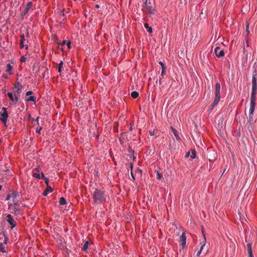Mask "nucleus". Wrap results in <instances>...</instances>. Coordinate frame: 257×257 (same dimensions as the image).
I'll return each mask as SVG.
<instances>
[{"label":"nucleus","instance_id":"f257e3e1","mask_svg":"<svg viewBox=\"0 0 257 257\" xmlns=\"http://www.w3.org/2000/svg\"><path fill=\"white\" fill-rule=\"evenodd\" d=\"M106 195L104 193L97 189H95L93 194L94 201L96 203H100L105 201Z\"/></svg>","mask_w":257,"mask_h":257},{"label":"nucleus","instance_id":"f03ea898","mask_svg":"<svg viewBox=\"0 0 257 257\" xmlns=\"http://www.w3.org/2000/svg\"><path fill=\"white\" fill-rule=\"evenodd\" d=\"M3 112H0V120L2 121L4 123H6L8 117V112L7 111V108L5 107L2 108Z\"/></svg>","mask_w":257,"mask_h":257},{"label":"nucleus","instance_id":"7ed1b4c3","mask_svg":"<svg viewBox=\"0 0 257 257\" xmlns=\"http://www.w3.org/2000/svg\"><path fill=\"white\" fill-rule=\"evenodd\" d=\"M256 89H252L251 94V99H250V107H254L255 106V101H256Z\"/></svg>","mask_w":257,"mask_h":257},{"label":"nucleus","instance_id":"20e7f679","mask_svg":"<svg viewBox=\"0 0 257 257\" xmlns=\"http://www.w3.org/2000/svg\"><path fill=\"white\" fill-rule=\"evenodd\" d=\"M252 89H257L256 71L255 69L252 74Z\"/></svg>","mask_w":257,"mask_h":257},{"label":"nucleus","instance_id":"39448f33","mask_svg":"<svg viewBox=\"0 0 257 257\" xmlns=\"http://www.w3.org/2000/svg\"><path fill=\"white\" fill-rule=\"evenodd\" d=\"M7 221L11 225V228L13 229L17 225V222L15 221L11 214L7 215Z\"/></svg>","mask_w":257,"mask_h":257},{"label":"nucleus","instance_id":"423d86ee","mask_svg":"<svg viewBox=\"0 0 257 257\" xmlns=\"http://www.w3.org/2000/svg\"><path fill=\"white\" fill-rule=\"evenodd\" d=\"M254 109H255L254 107H252V108H251V107H250V108H249L248 123L250 124H251L253 123V112H254Z\"/></svg>","mask_w":257,"mask_h":257},{"label":"nucleus","instance_id":"0eeeda50","mask_svg":"<svg viewBox=\"0 0 257 257\" xmlns=\"http://www.w3.org/2000/svg\"><path fill=\"white\" fill-rule=\"evenodd\" d=\"M220 96H215V99H214L213 102L210 105V107L209 108V111H211L213 109L214 107L218 104V102L220 101Z\"/></svg>","mask_w":257,"mask_h":257},{"label":"nucleus","instance_id":"6e6552de","mask_svg":"<svg viewBox=\"0 0 257 257\" xmlns=\"http://www.w3.org/2000/svg\"><path fill=\"white\" fill-rule=\"evenodd\" d=\"M32 3L31 2H28L25 8V10L22 12L21 15L25 16V15H26L28 13L29 10L32 8Z\"/></svg>","mask_w":257,"mask_h":257},{"label":"nucleus","instance_id":"1a4fd4ad","mask_svg":"<svg viewBox=\"0 0 257 257\" xmlns=\"http://www.w3.org/2000/svg\"><path fill=\"white\" fill-rule=\"evenodd\" d=\"M215 55L218 57H222L224 55V52L223 50H221L219 47H217L214 50Z\"/></svg>","mask_w":257,"mask_h":257},{"label":"nucleus","instance_id":"9d476101","mask_svg":"<svg viewBox=\"0 0 257 257\" xmlns=\"http://www.w3.org/2000/svg\"><path fill=\"white\" fill-rule=\"evenodd\" d=\"M180 241L181 243L182 248V249H184L186 246V234L185 232H183L181 236L180 237Z\"/></svg>","mask_w":257,"mask_h":257},{"label":"nucleus","instance_id":"9b49d317","mask_svg":"<svg viewBox=\"0 0 257 257\" xmlns=\"http://www.w3.org/2000/svg\"><path fill=\"white\" fill-rule=\"evenodd\" d=\"M220 84L217 82L215 86V94L216 96H220Z\"/></svg>","mask_w":257,"mask_h":257},{"label":"nucleus","instance_id":"f8f14e48","mask_svg":"<svg viewBox=\"0 0 257 257\" xmlns=\"http://www.w3.org/2000/svg\"><path fill=\"white\" fill-rule=\"evenodd\" d=\"M14 209L13 210L15 211V212L16 214H20V208L19 207L20 203L17 202L15 203H14Z\"/></svg>","mask_w":257,"mask_h":257},{"label":"nucleus","instance_id":"ddd939ff","mask_svg":"<svg viewBox=\"0 0 257 257\" xmlns=\"http://www.w3.org/2000/svg\"><path fill=\"white\" fill-rule=\"evenodd\" d=\"M53 190V189L51 187L48 185V186H47L46 189L43 193V195L44 196H46L48 195V192H52Z\"/></svg>","mask_w":257,"mask_h":257},{"label":"nucleus","instance_id":"4468645a","mask_svg":"<svg viewBox=\"0 0 257 257\" xmlns=\"http://www.w3.org/2000/svg\"><path fill=\"white\" fill-rule=\"evenodd\" d=\"M151 5V3L149 2L148 5H147V7H146V8L150 14H154L155 10L153 8V7Z\"/></svg>","mask_w":257,"mask_h":257},{"label":"nucleus","instance_id":"2eb2a0df","mask_svg":"<svg viewBox=\"0 0 257 257\" xmlns=\"http://www.w3.org/2000/svg\"><path fill=\"white\" fill-rule=\"evenodd\" d=\"M171 130H172L174 136H175L176 139L177 140L179 141L180 140V138L179 136L178 133L177 131L175 128H174L173 127H171Z\"/></svg>","mask_w":257,"mask_h":257},{"label":"nucleus","instance_id":"dca6fc26","mask_svg":"<svg viewBox=\"0 0 257 257\" xmlns=\"http://www.w3.org/2000/svg\"><path fill=\"white\" fill-rule=\"evenodd\" d=\"M144 26L149 34L152 33V32H153L152 28L151 27H150L149 26L148 24L145 23L144 24Z\"/></svg>","mask_w":257,"mask_h":257},{"label":"nucleus","instance_id":"f3484780","mask_svg":"<svg viewBox=\"0 0 257 257\" xmlns=\"http://www.w3.org/2000/svg\"><path fill=\"white\" fill-rule=\"evenodd\" d=\"M27 101H33L35 103L36 101V97L34 96H30L29 97H28L27 99H26Z\"/></svg>","mask_w":257,"mask_h":257},{"label":"nucleus","instance_id":"a211bd4d","mask_svg":"<svg viewBox=\"0 0 257 257\" xmlns=\"http://www.w3.org/2000/svg\"><path fill=\"white\" fill-rule=\"evenodd\" d=\"M7 72L9 73V74H12V66L10 64H8L7 65Z\"/></svg>","mask_w":257,"mask_h":257},{"label":"nucleus","instance_id":"6ab92c4d","mask_svg":"<svg viewBox=\"0 0 257 257\" xmlns=\"http://www.w3.org/2000/svg\"><path fill=\"white\" fill-rule=\"evenodd\" d=\"M0 252H6V250H5V246L3 243H0Z\"/></svg>","mask_w":257,"mask_h":257},{"label":"nucleus","instance_id":"aec40b11","mask_svg":"<svg viewBox=\"0 0 257 257\" xmlns=\"http://www.w3.org/2000/svg\"><path fill=\"white\" fill-rule=\"evenodd\" d=\"M247 248L248 253H252V249H251V243H248L247 244Z\"/></svg>","mask_w":257,"mask_h":257},{"label":"nucleus","instance_id":"412c9836","mask_svg":"<svg viewBox=\"0 0 257 257\" xmlns=\"http://www.w3.org/2000/svg\"><path fill=\"white\" fill-rule=\"evenodd\" d=\"M131 96L133 98H136L139 96V93L137 91H133L131 93Z\"/></svg>","mask_w":257,"mask_h":257},{"label":"nucleus","instance_id":"4be33fe9","mask_svg":"<svg viewBox=\"0 0 257 257\" xmlns=\"http://www.w3.org/2000/svg\"><path fill=\"white\" fill-rule=\"evenodd\" d=\"M59 203L61 205H64L66 204V200L63 197H62L60 198Z\"/></svg>","mask_w":257,"mask_h":257},{"label":"nucleus","instance_id":"5701e85b","mask_svg":"<svg viewBox=\"0 0 257 257\" xmlns=\"http://www.w3.org/2000/svg\"><path fill=\"white\" fill-rule=\"evenodd\" d=\"M63 65V62L62 61H61V62H60V63L58 65V71L59 73H61L62 71V68Z\"/></svg>","mask_w":257,"mask_h":257},{"label":"nucleus","instance_id":"b1692460","mask_svg":"<svg viewBox=\"0 0 257 257\" xmlns=\"http://www.w3.org/2000/svg\"><path fill=\"white\" fill-rule=\"evenodd\" d=\"M190 156L192 159H194L196 157V152L195 150H191V155Z\"/></svg>","mask_w":257,"mask_h":257},{"label":"nucleus","instance_id":"393cba45","mask_svg":"<svg viewBox=\"0 0 257 257\" xmlns=\"http://www.w3.org/2000/svg\"><path fill=\"white\" fill-rule=\"evenodd\" d=\"M88 244H89V242L88 241H85L84 244L83 245V248H82L83 250L86 251L88 247Z\"/></svg>","mask_w":257,"mask_h":257},{"label":"nucleus","instance_id":"a878e982","mask_svg":"<svg viewBox=\"0 0 257 257\" xmlns=\"http://www.w3.org/2000/svg\"><path fill=\"white\" fill-rule=\"evenodd\" d=\"M7 95H8V96H9V97L10 98V99H11V100L12 101H14V95H13L12 93L8 92L7 93Z\"/></svg>","mask_w":257,"mask_h":257},{"label":"nucleus","instance_id":"bb28decb","mask_svg":"<svg viewBox=\"0 0 257 257\" xmlns=\"http://www.w3.org/2000/svg\"><path fill=\"white\" fill-rule=\"evenodd\" d=\"M15 87L18 89V88H22L23 87V86H22V85L19 82H17L15 84Z\"/></svg>","mask_w":257,"mask_h":257},{"label":"nucleus","instance_id":"cd10ccee","mask_svg":"<svg viewBox=\"0 0 257 257\" xmlns=\"http://www.w3.org/2000/svg\"><path fill=\"white\" fill-rule=\"evenodd\" d=\"M3 235L5 237V239L3 243L6 244L8 243L9 238L5 232L3 233Z\"/></svg>","mask_w":257,"mask_h":257},{"label":"nucleus","instance_id":"c85d7f7f","mask_svg":"<svg viewBox=\"0 0 257 257\" xmlns=\"http://www.w3.org/2000/svg\"><path fill=\"white\" fill-rule=\"evenodd\" d=\"M21 88H18L15 92H14V95H19V94H20V93L21 92L22 90H21Z\"/></svg>","mask_w":257,"mask_h":257},{"label":"nucleus","instance_id":"c756f323","mask_svg":"<svg viewBox=\"0 0 257 257\" xmlns=\"http://www.w3.org/2000/svg\"><path fill=\"white\" fill-rule=\"evenodd\" d=\"M33 176L35 178L40 179L41 178V176L39 174L37 173H33Z\"/></svg>","mask_w":257,"mask_h":257},{"label":"nucleus","instance_id":"7c9ffc66","mask_svg":"<svg viewBox=\"0 0 257 257\" xmlns=\"http://www.w3.org/2000/svg\"><path fill=\"white\" fill-rule=\"evenodd\" d=\"M66 44H67V43H66V41H65V40H64V41H63L62 43H61V50L62 51H64V50H63V47L64 46H65V45H66Z\"/></svg>","mask_w":257,"mask_h":257},{"label":"nucleus","instance_id":"2f4dec72","mask_svg":"<svg viewBox=\"0 0 257 257\" xmlns=\"http://www.w3.org/2000/svg\"><path fill=\"white\" fill-rule=\"evenodd\" d=\"M205 245V244H203L201 247V248L197 252V255L198 256H199V255L200 254L201 252V251L203 249V246Z\"/></svg>","mask_w":257,"mask_h":257},{"label":"nucleus","instance_id":"473e14b6","mask_svg":"<svg viewBox=\"0 0 257 257\" xmlns=\"http://www.w3.org/2000/svg\"><path fill=\"white\" fill-rule=\"evenodd\" d=\"M166 68H163L162 69L161 75L162 76V77H163L164 75L166 74Z\"/></svg>","mask_w":257,"mask_h":257},{"label":"nucleus","instance_id":"72a5a7b5","mask_svg":"<svg viewBox=\"0 0 257 257\" xmlns=\"http://www.w3.org/2000/svg\"><path fill=\"white\" fill-rule=\"evenodd\" d=\"M19 100V98H18V97L17 96V95H15V97H14V101H13L14 104H16L18 101Z\"/></svg>","mask_w":257,"mask_h":257},{"label":"nucleus","instance_id":"f704fd0d","mask_svg":"<svg viewBox=\"0 0 257 257\" xmlns=\"http://www.w3.org/2000/svg\"><path fill=\"white\" fill-rule=\"evenodd\" d=\"M42 129V127H40V126H38L36 129V132L37 133H39L40 134V132H41V130Z\"/></svg>","mask_w":257,"mask_h":257},{"label":"nucleus","instance_id":"c9c22d12","mask_svg":"<svg viewBox=\"0 0 257 257\" xmlns=\"http://www.w3.org/2000/svg\"><path fill=\"white\" fill-rule=\"evenodd\" d=\"M25 41V36L24 35H21V41L20 42L24 43Z\"/></svg>","mask_w":257,"mask_h":257},{"label":"nucleus","instance_id":"e433bc0d","mask_svg":"<svg viewBox=\"0 0 257 257\" xmlns=\"http://www.w3.org/2000/svg\"><path fill=\"white\" fill-rule=\"evenodd\" d=\"M26 58L24 56H23L21 57L20 61L22 62H25L26 61Z\"/></svg>","mask_w":257,"mask_h":257},{"label":"nucleus","instance_id":"4c0bfd02","mask_svg":"<svg viewBox=\"0 0 257 257\" xmlns=\"http://www.w3.org/2000/svg\"><path fill=\"white\" fill-rule=\"evenodd\" d=\"M144 3L143 4V7H146L148 4L147 3V0H143Z\"/></svg>","mask_w":257,"mask_h":257},{"label":"nucleus","instance_id":"58836bf2","mask_svg":"<svg viewBox=\"0 0 257 257\" xmlns=\"http://www.w3.org/2000/svg\"><path fill=\"white\" fill-rule=\"evenodd\" d=\"M66 45L67 46L68 49L69 50L70 49V48H71V42L70 41H68Z\"/></svg>","mask_w":257,"mask_h":257},{"label":"nucleus","instance_id":"ea45409f","mask_svg":"<svg viewBox=\"0 0 257 257\" xmlns=\"http://www.w3.org/2000/svg\"><path fill=\"white\" fill-rule=\"evenodd\" d=\"M18 193H16V192H13L12 193V195L11 196H12V197L13 198H16L17 196H18Z\"/></svg>","mask_w":257,"mask_h":257},{"label":"nucleus","instance_id":"a19ab883","mask_svg":"<svg viewBox=\"0 0 257 257\" xmlns=\"http://www.w3.org/2000/svg\"><path fill=\"white\" fill-rule=\"evenodd\" d=\"M159 64L162 67V69H163V68H166L165 64L161 61L159 62Z\"/></svg>","mask_w":257,"mask_h":257},{"label":"nucleus","instance_id":"79ce46f5","mask_svg":"<svg viewBox=\"0 0 257 257\" xmlns=\"http://www.w3.org/2000/svg\"><path fill=\"white\" fill-rule=\"evenodd\" d=\"M149 133L151 136H154L156 134V131L155 130H154L153 131H149Z\"/></svg>","mask_w":257,"mask_h":257},{"label":"nucleus","instance_id":"37998d69","mask_svg":"<svg viewBox=\"0 0 257 257\" xmlns=\"http://www.w3.org/2000/svg\"><path fill=\"white\" fill-rule=\"evenodd\" d=\"M162 175L161 174H160L158 172H157V178L158 179H161L162 178Z\"/></svg>","mask_w":257,"mask_h":257},{"label":"nucleus","instance_id":"c03bdc74","mask_svg":"<svg viewBox=\"0 0 257 257\" xmlns=\"http://www.w3.org/2000/svg\"><path fill=\"white\" fill-rule=\"evenodd\" d=\"M44 180H45L46 184H47V186H48V183L49 182V179L48 178H46V179H44Z\"/></svg>","mask_w":257,"mask_h":257},{"label":"nucleus","instance_id":"a18cd8bd","mask_svg":"<svg viewBox=\"0 0 257 257\" xmlns=\"http://www.w3.org/2000/svg\"><path fill=\"white\" fill-rule=\"evenodd\" d=\"M249 24H248L246 26V32L248 34L249 33Z\"/></svg>","mask_w":257,"mask_h":257},{"label":"nucleus","instance_id":"49530a36","mask_svg":"<svg viewBox=\"0 0 257 257\" xmlns=\"http://www.w3.org/2000/svg\"><path fill=\"white\" fill-rule=\"evenodd\" d=\"M128 151H129V152H130V153H132V154H133L134 155V150H133L131 149V147H130V148H129Z\"/></svg>","mask_w":257,"mask_h":257},{"label":"nucleus","instance_id":"de8ad7c7","mask_svg":"<svg viewBox=\"0 0 257 257\" xmlns=\"http://www.w3.org/2000/svg\"><path fill=\"white\" fill-rule=\"evenodd\" d=\"M33 93V92L32 91H29L27 92L26 95H31Z\"/></svg>","mask_w":257,"mask_h":257},{"label":"nucleus","instance_id":"09e8293b","mask_svg":"<svg viewBox=\"0 0 257 257\" xmlns=\"http://www.w3.org/2000/svg\"><path fill=\"white\" fill-rule=\"evenodd\" d=\"M136 172H137V173H140V174H142V171L141 169H139V168H138V169H137V170H136Z\"/></svg>","mask_w":257,"mask_h":257},{"label":"nucleus","instance_id":"8fccbe9b","mask_svg":"<svg viewBox=\"0 0 257 257\" xmlns=\"http://www.w3.org/2000/svg\"><path fill=\"white\" fill-rule=\"evenodd\" d=\"M20 48L21 49L23 48L24 47V43H22V42H20Z\"/></svg>","mask_w":257,"mask_h":257},{"label":"nucleus","instance_id":"3c124183","mask_svg":"<svg viewBox=\"0 0 257 257\" xmlns=\"http://www.w3.org/2000/svg\"><path fill=\"white\" fill-rule=\"evenodd\" d=\"M42 174V178L44 180V179H46V178L45 177L44 174L43 172L41 173Z\"/></svg>","mask_w":257,"mask_h":257},{"label":"nucleus","instance_id":"603ef678","mask_svg":"<svg viewBox=\"0 0 257 257\" xmlns=\"http://www.w3.org/2000/svg\"><path fill=\"white\" fill-rule=\"evenodd\" d=\"M130 168L131 169V171H132V169H133V163H130Z\"/></svg>","mask_w":257,"mask_h":257},{"label":"nucleus","instance_id":"864d4df0","mask_svg":"<svg viewBox=\"0 0 257 257\" xmlns=\"http://www.w3.org/2000/svg\"><path fill=\"white\" fill-rule=\"evenodd\" d=\"M131 175H132V177H133V178L134 180H135V176H134V174H133V173L132 171H131Z\"/></svg>","mask_w":257,"mask_h":257},{"label":"nucleus","instance_id":"5fc2aeb1","mask_svg":"<svg viewBox=\"0 0 257 257\" xmlns=\"http://www.w3.org/2000/svg\"><path fill=\"white\" fill-rule=\"evenodd\" d=\"M189 155H190V152H187V153H186L185 157H186V158H188V157H189Z\"/></svg>","mask_w":257,"mask_h":257},{"label":"nucleus","instance_id":"6e6d98bb","mask_svg":"<svg viewBox=\"0 0 257 257\" xmlns=\"http://www.w3.org/2000/svg\"><path fill=\"white\" fill-rule=\"evenodd\" d=\"M58 48L59 49H61V44H58Z\"/></svg>","mask_w":257,"mask_h":257},{"label":"nucleus","instance_id":"4d7b16f0","mask_svg":"<svg viewBox=\"0 0 257 257\" xmlns=\"http://www.w3.org/2000/svg\"><path fill=\"white\" fill-rule=\"evenodd\" d=\"M248 257H253L252 253H248Z\"/></svg>","mask_w":257,"mask_h":257},{"label":"nucleus","instance_id":"13d9d810","mask_svg":"<svg viewBox=\"0 0 257 257\" xmlns=\"http://www.w3.org/2000/svg\"><path fill=\"white\" fill-rule=\"evenodd\" d=\"M95 8H96V9H98L99 8V5H96L95 6Z\"/></svg>","mask_w":257,"mask_h":257},{"label":"nucleus","instance_id":"bf43d9fd","mask_svg":"<svg viewBox=\"0 0 257 257\" xmlns=\"http://www.w3.org/2000/svg\"><path fill=\"white\" fill-rule=\"evenodd\" d=\"M161 80H162V78H159V84H161V81H161Z\"/></svg>","mask_w":257,"mask_h":257},{"label":"nucleus","instance_id":"052dcab7","mask_svg":"<svg viewBox=\"0 0 257 257\" xmlns=\"http://www.w3.org/2000/svg\"><path fill=\"white\" fill-rule=\"evenodd\" d=\"M39 116H38V117H37V119H36V120L37 121V122H38V124H39Z\"/></svg>","mask_w":257,"mask_h":257},{"label":"nucleus","instance_id":"680f3d73","mask_svg":"<svg viewBox=\"0 0 257 257\" xmlns=\"http://www.w3.org/2000/svg\"><path fill=\"white\" fill-rule=\"evenodd\" d=\"M10 196H11V195H8L7 198V200H9V199H10Z\"/></svg>","mask_w":257,"mask_h":257},{"label":"nucleus","instance_id":"e2e57ef3","mask_svg":"<svg viewBox=\"0 0 257 257\" xmlns=\"http://www.w3.org/2000/svg\"><path fill=\"white\" fill-rule=\"evenodd\" d=\"M202 234H203V236H204V239H205V234H204V231L202 230Z\"/></svg>","mask_w":257,"mask_h":257},{"label":"nucleus","instance_id":"0e129e2a","mask_svg":"<svg viewBox=\"0 0 257 257\" xmlns=\"http://www.w3.org/2000/svg\"><path fill=\"white\" fill-rule=\"evenodd\" d=\"M136 157L134 156H133V161H135L136 160Z\"/></svg>","mask_w":257,"mask_h":257},{"label":"nucleus","instance_id":"69168bd1","mask_svg":"<svg viewBox=\"0 0 257 257\" xmlns=\"http://www.w3.org/2000/svg\"><path fill=\"white\" fill-rule=\"evenodd\" d=\"M2 188V186L0 185V190H1Z\"/></svg>","mask_w":257,"mask_h":257},{"label":"nucleus","instance_id":"338daca9","mask_svg":"<svg viewBox=\"0 0 257 257\" xmlns=\"http://www.w3.org/2000/svg\"><path fill=\"white\" fill-rule=\"evenodd\" d=\"M28 48V47L27 45L26 46V49H27Z\"/></svg>","mask_w":257,"mask_h":257},{"label":"nucleus","instance_id":"774afa93","mask_svg":"<svg viewBox=\"0 0 257 257\" xmlns=\"http://www.w3.org/2000/svg\"><path fill=\"white\" fill-rule=\"evenodd\" d=\"M62 15H63V16H65V14H64V13H63Z\"/></svg>","mask_w":257,"mask_h":257}]
</instances>
